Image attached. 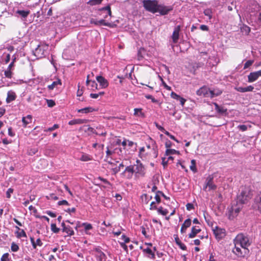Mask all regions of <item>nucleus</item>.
Instances as JSON below:
<instances>
[{
  "label": "nucleus",
  "mask_w": 261,
  "mask_h": 261,
  "mask_svg": "<svg viewBox=\"0 0 261 261\" xmlns=\"http://www.w3.org/2000/svg\"><path fill=\"white\" fill-rule=\"evenodd\" d=\"M253 191L250 186H245L242 188L241 192L237 197V201L242 204L247 203L252 198Z\"/></svg>",
  "instance_id": "obj_1"
},
{
  "label": "nucleus",
  "mask_w": 261,
  "mask_h": 261,
  "mask_svg": "<svg viewBox=\"0 0 261 261\" xmlns=\"http://www.w3.org/2000/svg\"><path fill=\"white\" fill-rule=\"evenodd\" d=\"M251 240L248 237L243 233L238 234L234 240V243L240 245L242 248H247L251 244Z\"/></svg>",
  "instance_id": "obj_2"
},
{
  "label": "nucleus",
  "mask_w": 261,
  "mask_h": 261,
  "mask_svg": "<svg viewBox=\"0 0 261 261\" xmlns=\"http://www.w3.org/2000/svg\"><path fill=\"white\" fill-rule=\"evenodd\" d=\"M243 207V204L238 201L232 204L228 211L229 219H233L237 217Z\"/></svg>",
  "instance_id": "obj_3"
},
{
  "label": "nucleus",
  "mask_w": 261,
  "mask_h": 261,
  "mask_svg": "<svg viewBox=\"0 0 261 261\" xmlns=\"http://www.w3.org/2000/svg\"><path fill=\"white\" fill-rule=\"evenodd\" d=\"M48 49V45L43 43H40L33 51V54L37 58H43L47 54Z\"/></svg>",
  "instance_id": "obj_4"
},
{
  "label": "nucleus",
  "mask_w": 261,
  "mask_h": 261,
  "mask_svg": "<svg viewBox=\"0 0 261 261\" xmlns=\"http://www.w3.org/2000/svg\"><path fill=\"white\" fill-rule=\"evenodd\" d=\"M158 5V1L155 0H144L143 1V5L145 10L152 13L156 12Z\"/></svg>",
  "instance_id": "obj_5"
},
{
  "label": "nucleus",
  "mask_w": 261,
  "mask_h": 261,
  "mask_svg": "<svg viewBox=\"0 0 261 261\" xmlns=\"http://www.w3.org/2000/svg\"><path fill=\"white\" fill-rule=\"evenodd\" d=\"M214 177L213 175H208L206 178L205 184L203 187V190L205 191L215 190L217 186L213 182Z\"/></svg>",
  "instance_id": "obj_6"
},
{
  "label": "nucleus",
  "mask_w": 261,
  "mask_h": 261,
  "mask_svg": "<svg viewBox=\"0 0 261 261\" xmlns=\"http://www.w3.org/2000/svg\"><path fill=\"white\" fill-rule=\"evenodd\" d=\"M252 207L254 211L261 213V191L255 197Z\"/></svg>",
  "instance_id": "obj_7"
},
{
  "label": "nucleus",
  "mask_w": 261,
  "mask_h": 261,
  "mask_svg": "<svg viewBox=\"0 0 261 261\" xmlns=\"http://www.w3.org/2000/svg\"><path fill=\"white\" fill-rule=\"evenodd\" d=\"M248 251L247 248H242L240 245L234 243V247L232 250V252L238 257H243Z\"/></svg>",
  "instance_id": "obj_8"
},
{
  "label": "nucleus",
  "mask_w": 261,
  "mask_h": 261,
  "mask_svg": "<svg viewBox=\"0 0 261 261\" xmlns=\"http://www.w3.org/2000/svg\"><path fill=\"white\" fill-rule=\"evenodd\" d=\"M173 10V7L171 6H166L164 5H158L156 12L160 13L161 15H165L168 14L169 12Z\"/></svg>",
  "instance_id": "obj_9"
},
{
  "label": "nucleus",
  "mask_w": 261,
  "mask_h": 261,
  "mask_svg": "<svg viewBox=\"0 0 261 261\" xmlns=\"http://www.w3.org/2000/svg\"><path fill=\"white\" fill-rule=\"evenodd\" d=\"M196 94L199 96H203L205 97L211 98L212 96L211 90L204 86L198 89Z\"/></svg>",
  "instance_id": "obj_10"
},
{
  "label": "nucleus",
  "mask_w": 261,
  "mask_h": 261,
  "mask_svg": "<svg viewBox=\"0 0 261 261\" xmlns=\"http://www.w3.org/2000/svg\"><path fill=\"white\" fill-rule=\"evenodd\" d=\"M213 232L216 238L218 240L224 238L226 235L225 230L218 227H216L215 229H213Z\"/></svg>",
  "instance_id": "obj_11"
},
{
  "label": "nucleus",
  "mask_w": 261,
  "mask_h": 261,
  "mask_svg": "<svg viewBox=\"0 0 261 261\" xmlns=\"http://www.w3.org/2000/svg\"><path fill=\"white\" fill-rule=\"evenodd\" d=\"M137 164L134 165V168L136 174L141 176H144L145 174V168L140 161H137Z\"/></svg>",
  "instance_id": "obj_12"
},
{
  "label": "nucleus",
  "mask_w": 261,
  "mask_h": 261,
  "mask_svg": "<svg viewBox=\"0 0 261 261\" xmlns=\"http://www.w3.org/2000/svg\"><path fill=\"white\" fill-rule=\"evenodd\" d=\"M135 170L134 166H129L125 168V170L122 173L127 179H130L133 177V173Z\"/></svg>",
  "instance_id": "obj_13"
},
{
  "label": "nucleus",
  "mask_w": 261,
  "mask_h": 261,
  "mask_svg": "<svg viewBox=\"0 0 261 261\" xmlns=\"http://www.w3.org/2000/svg\"><path fill=\"white\" fill-rule=\"evenodd\" d=\"M259 76H261V70L251 72L248 75V82L249 83H252L256 81Z\"/></svg>",
  "instance_id": "obj_14"
},
{
  "label": "nucleus",
  "mask_w": 261,
  "mask_h": 261,
  "mask_svg": "<svg viewBox=\"0 0 261 261\" xmlns=\"http://www.w3.org/2000/svg\"><path fill=\"white\" fill-rule=\"evenodd\" d=\"M96 79L102 88H106L109 86L108 81L104 77L98 75L96 77Z\"/></svg>",
  "instance_id": "obj_15"
},
{
  "label": "nucleus",
  "mask_w": 261,
  "mask_h": 261,
  "mask_svg": "<svg viewBox=\"0 0 261 261\" xmlns=\"http://www.w3.org/2000/svg\"><path fill=\"white\" fill-rule=\"evenodd\" d=\"M89 75H88L87 76V81H86V84L87 85H88V86H89V87H90V89L91 90H96L97 89V84L96 83L95 81H92V80H90L89 79Z\"/></svg>",
  "instance_id": "obj_16"
},
{
  "label": "nucleus",
  "mask_w": 261,
  "mask_h": 261,
  "mask_svg": "<svg viewBox=\"0 0 261 261\" xmlns=\"http://www.w3.org/2000/svg\"><path fill=\"white\" fill-rule=\"evenodd\" d=\"M180 25H177L174 29V30L172 34V39L174 43H176L179 39V33L180 31Z\"/></svg>",
  "instance_id": "obj_17"
},
{
  "label": "nucleus",
  "mask_w": 261,
  "mask_h": 261,
  "mask_svg": "<svg viewBox=\"0 0 261 261\" xmlns=\"http://www.w3.org/2000/svg\"><path fill=\"white\" fill-rule=\"evenodd\" d=\"M234 89L238 92L244 93L252 91L254 89V87L250 85L247 87H236Z\"/></svg>",
  "instance_id": "obj_18"
},
{
  "label": "nucleus",
  "mask_w": 261,
  "mask_h": 261,
  "mask_svg": "<svg viewBox=\"0 0 261 261\" xmlns=\"http://www.w3.org/2000/svg\"><path fill=\"white\" fill-rule=\"evenodd\" d=\"M96 257L97 261H106V255L105 254L102 252L101 250L99 249H96Z\"/></svg>",
  "instance_id": "obj_19"
},
{
  "label": "nucleus",
  "mask_w": 261,
  "mask_h": 261,
  "mask_svg": "<svg viewBox=\"0 0 261 261\" xmlns=\"http://www.w3.org/2000/svg\"><path fill=\"white\" fill-rule=\"evenodd\" d=\"M16 96L14 92L9 91L7 93V97L6 98L7 103H9L10 102L16 99Z\"/></svg>",
  "instance_id": "obj_20"
},
{
  "label": "nucleus",
  "mask_w": 261,
  "mask_h": 261,
  "mask_svg": "<svg viewBox=\"0 0 261 261\" xmlns=\"http://www.w3.org/2000/svg\"><path fill=\"white\" fill-rule=\"evenodd\" d=\"M201 231L200 228H197L196 226H193L191 232L189 234V238H194Z\"/></svg>",
  "instance_id": "obj_21"
},
{
  "label": "nucleus",
  "mask_w": 261,
  "mask_h": 261,
  "mask_svg": "<svg viewBox=\"0 0 261 261\" xmlns=\"http://www.w3.org/2000/svg\"><path fill=\"white\" fill-rule=\"evenodd\" d=\"M216 111L219 114L223 115L227 112V109L223 107H220L217 103H214Z\"/></svg>",
  "instance_id": "obj_22"
},
{
  "label": "nucleus",
  "mask_w": 261,
  "mask_h": 261,
  "mask_svg": "<svg viewBox=\"0 0 261 261\" xmlns=\"http://www.w3.org/2000/svg\"><path fill=\"white\" fill-rule=\"evenodd\" d=\"M61 84L62 83L61 80L58 79V80L53 82L51 85H48L47 88L49 90H52L58 85H61Z\"/></svg>",
  "instance_id": "obj_23"
},
{
  "label": "nucleus",
  "mask_w": 261,
  "mask_h": 261,
  "mask_svg": "<svg viewBox=\"0 0 261 261\" xmlns=\"http://www.w3.org/2000/svg\"><path fill=\"white\" fill-rule=\"evenodd\" d=\"M86 121H87V120L86 119H74V120H72L68 122V124L69 125H75V124H82V123L86 122Z\"/></svg>",
  "instance_id": "obj_24"
},
{
  "label": "nucleus",
  "mask_w": 261,
  "mask_h": 261,
  "mask_svg": "<svg viewBox=\"0 0 261 261\" xmlns=\"http://www.w3.org/2000/svg\"><path fill=\"white\" fill-rule=\"evenodd\" d=\"M62 230L69 236H73L74 234L73 230L70 226H67L66 228H62Z\"/></svg>",
  "instance_id": "obj_25"
},
{
  "label": "nucleus",
  "mask_w": 261,
  "mask_h": 261,
  "mask_svg": "<svg viewBox=\"0 0 261 261\" xmlns=\"http://www.w3.org/2000/svg\"><path fill=\"white\" fill-rule=\"evenodd\" d=\"M32 117L31 115H29L27 117L22 118V121L23 123L24 126L25 127L27 124L31 122Z\"/></svg>",
  "instance_id": "obj_26"
},
{
  "label": "nucleus",
  "mask_w": 261,
  "mask_h": 261,
  "mask_svg": "<svg viewBox=\"0 0 261 261\" xmlns=\"http://www.w3.org/2000/svg\"><path fill=\"white\" fill-rule=\"evenodd\" d=\"M142 109L140 108H135L134 109V115L136 116L140 117L143 118L145 117V115L144 113L142 111Z\"/></svg>",
  "instance_id": "obj_27"
},
{
  "label": "nucleus",
  "mask_w": 261,
  "mask_h": 261,
  "mask_svg": "<svg viewBox=\"0 0 261 261\" xmlns=\"http://www.w3.org/2000/svg\"><path fill=\"white\" fill-rule=\"evenodd\" d=\"M94 109L92 108V107H86V108H83V109H80L77 111V112L79 113H90V112H92L94 111Z\"/></svg>",
  "instance_id": "obj_28"
},
{
  "label": "nucleus",
  "mask_w": 261,
  "mask_h": 261,
  "mask_svg": "<svg viewBox=\"0 0 261 261\" xmlns=\"http://www.w3.org/2000/svg\"><path fill=\"white\" fill-rule=\"evenodd\" d=\"M81 129L84 130L85 132H90L92 133L95 134L97 133L94 129L91 127H90L88 125H84L83 127H81Z\"/></svg>",
  "instance_id": "obj_29"
},
{
  "label": "nucleus",
  "mask_w": 261,
  "mask_h": 261,
  "mask_svg": "<svg viewBox=\"0 0 261 261\" xmlns=\"http://www.w3.org/2000/svg\"><path fill=\"white\" fill-rule=\"evenodd\" d=\"M16 13L20 15L22 18H26L30 14V11L17 10Z\"/></svg>",
  "instance_id": "obj_30"
},
{
  "label": "nucleus",
  "mask_w": 261,
  "mask_h": 261,
  "mask_svg": "<svg viewBox=\"0 0 261 261\" xmlns=\"http://www.w3.org/2000/svg\"><path fill=\"white\" fill-rule=\"evenodd\" d=\"M142 201L145 203H148V202L152 199V196H149L146 194H144L142 196Z\"/></svg>",
  "instance_id": "obj_31"
},
{
  "label": "nucleus",
  "mask_w": 261,
  "mask_h": 261,
  "mask_svg": "<svg viewBox=\"0 0 261 261\" xmlns=\"http://www.w3.org/2000/svg\"><path fill=\"white\" fill-rule=\"evenodd\" d=\"M211 98H212L221 95L222 93V91L219 89H214L213 90H211Z\"/></svg>",
  "instance_id": "obj_32"
},
{
  "label": "nucleus",
  "mask_w": 261,
  "mask_h": 261,
  "mask_svg": "<svg viewBox=\"0 0 261 261\" xmlns=\"http://www.w3.org/2000/svg\"><path fill=\"white\" fill-rule=\"evenodd\" d=\"M80 160L84 162H87L91 160V157L90 155L87 154H83L82 155L80 159Z\"/></svg>",
  "instance_id": "obj_33"
},
{
  "label": "nucleus",
  "mask_w": 261,
  "mask_h": 261,
  "mask_svg": "<svg viewBox=\"0 0 261 261\" xmlns=\"http://www.w3.org/2000/svg\"><path fill=\"white\" fill-rule=\"evenodd\" d=\"M103 0H90L87 2V4L90 6H94L101 4Z\"/></svg>",
  "instance_id": "obj_34"
},
{
  "label": "nucleus",
  "mask_w": 261,
  "mask_h": 261,
  "mask_svg": "<svg viewBox=\"0 0 261 261\" xmlns=\"http://www.w3.org/2000/svg\"><path fill=\"white\" fill-rule=\"evenodd\" d=\"M175 241H176V244L179 246V247L182 250H186V248H187L186 246L184 244L182 243L177 237H176L175 238Z\"/></svg>",
  "instance_id": "obj_35"
},
{
  "label": "nucleus",
  "mask_w": 261,
  "mask_h": 261,
  "mask_svg": "<svg viewBox=\"0 0 261 261\" xmlns=\"http://www.w3.org/2000/svg\"><path fill=\"white\" fill-rule=\"evenodd\" d=\"M191 224V220L190 219H187L184 221L181 226H182L183 227L187 229V228L190 226Z\"/></svg>",
  "instance_id": "obj_36"
},
{
  "label": "nucleus",
  "mask_w": 261,
  "mask_h": 261,
  "mask_svg": "<svg viewBox=\"0 0 261 261\" xmlns=\"http://www.w3.org/2000/svg\"><path fill=\"white\" fill-rule=\"evenodd\" d=\"M204 15L208 17V19H211L212 18V11L210 9H205L203 12Z\"/></svg>",
  "instance_id": "obj_37"
},
{
  "label": "nucleus",
  "mask_w": 261,
  "mask_h": 261,
  "mask_svg": "<svg viewBox=\"0 0 261 261\" xmlns=\"http://www.w3.org/2000/svg\"><path fill=\"white\" fill-rule=\"evenodd\" d=\"M145 52L144 48H140L138 51L137 58L138 60H141L143 58V53Z\"/></svg>",
  "instance_id": "obj_38"
},
{
  "label": "nucleus",
  "mask_w": 261,
  "mask_h": 261,
  "mask_svg": "<svg viewBox=\"0 0 261 261\" xmlns=\"http://www.w3.org/2000/svg\"><path fill=\"white\" fill-rule=\"evenodd\" d=\"M190 169L193 171L194 172H197V169L196 167V161L194 160H192L191 161V165L190 166Z\"/></svg>",
  "instance_id": "obj_39"
},
{
  "label": "nucleus",
  "mask_w": 261,
  "mask_h": 261,
  "mask_svg": "<svg viewBox=\"0 0 261 261\" xmlns=\"http://www.w3.org/2000/svg\"><path fill=\"white\" fill-rule=\"evenodd\" d=\"M19 246L15 242H12L11 245V249L13 252H17L19 250Z\"/></svg>",
  "instance_id": "obj_40"
},
{
  "label": "nucleus",
  "mask_w": 261,
  "mask_h": 261,
  "mask_svg": "<svg viewBox=\"0 0 261 261\" xmlns=\"http://www.w3.org/2000/svg\"><path fill=\"white\" fill-rule=\"evenodd\" d=\"M176 153H178V151L175 149H167L166 151V155L167 156L170 155V154H175Z\"/></svg>",
  "instance_id": "obj_41"
},
{
  "label": "nucleus",
  "mask_w": 261,
  "mask_h": 261,
  "mask_svg": "<svg viewBox=\"0 0 261 261\" xmlns=\"http://www.w3.org/2000/svg\"><path fill=\"white\" fill-rule=\"evenodd\" d=\"M82 226L84 227L85 231H87L92 229V226L91 224L87 223H83Z\"/></svg>",
  "instance_id": "obj_42"
},
{
  "label": "nucleus",
  "mask_w": 261,
  "mask_h": 261,
  "mask_svg": "<svg viewBox=\"0 0 261 261\" xmlns=\"http://www.w3.org/2000/svg\"><path fill=\"white\" fill-rule=\"evenodd\" d=\"M241 30L243 33H245V34H246V35H248L249 33V32H250V28L247 25H244L241 28Z\"/></svg>",
  "instance_id": "obj_43"
},
{
  "label": "nucleus",
  "mask_w": 261,
  "mask_h": 261,
  "mask_svg": "<svg viewBox=\"0 0 261 261\" xmlns=\"http://www.w3.org/2000/svg\"><path fill=\"white\" fill-rule=\"evenodd\" d=\"M158 212L159 214H160L163 216H166L168 213V210H167L166 209L163 210L162 207H159L158 209Z\"/></svg>",
  "instance_id": "obj_44"
},
{
  "label": "nucleus",
  "mask_w": 261,
  "mask_h": 261,
  "mask_svg": "<svg viewBox=\"0 0 261 261\" xmlns=\"http://www.w3.org/2000/svg\"><path fill=\"white\" fill-rule=\"evenodd\" d=\"M248 127H250L251 126L250 125H244V124L239 125L238 126V129H239L240 130H241L242 132L246 131L248 129Z\"/></svg>",
  "instance_id": "obj_45"
},
{
  "label": "nucleus",
  "mask_w": 261,
  "mask_h": 261,
  "mask_svg": "<svg viewBox=\"0 0 261 261\" xmlns=\"http://www.w3.org/2000/svg\"><path fill=\"white\" fill-rule=\"evenodd\" d=\"M51 230L54 233L59 232L60 229L57 227L56 224L52 223L50 225Z\"/></svg>",
  "instance_id": "obj_46"
},
{
  "label": "nucleus",
  "mask_w": 261,
  "mask_h": 261,
  "mask_svg": "<svg viewBox=\"0 0 261 261\" xmlns=\"http://www.w3.org/2000/svg\"><path fill=\"white\" fill-rule=\"evenodd\" d=\"M124 167V165L123 163H121L119 164V166L114 168L112 169V170L114 174L117 173L118 172L120 171L121 168H122Z\"/></svg>",
  "instance_id": "obj_47"
},
{
  "label": "nucleus",
  "mask_w": 261,
  "mask_h": 261,
  "mask_svg": "<svg viewBox=\"0 0 261 261\" xmlns=\"http://www.w3.org/2000/svg\"><path fill=\"white\" fill-rule=\"evenodd\" d=\"M144 252H145L146 253L151 255V258H152V259H154L155 255H154V254L153 253V252L152 251V250L150 248H147L144 249Z\"/></svg>",
  "instance_id": "obj_48"
},
{
  "label": "nucleus",
  "mask_w": 261,
  "mask_h": 261,
  "mask_svg": "<svg viewBox=\"0 0 261 261\" xmlns=\"http://www.w3.org/2000/svg\"><path fill=\"white\" fill-rule=\"evenodd\" d=\"M9 254L8 253H6L3 254L1 257V261H10L9 258Z\"/></svg>",
  "instance_id": "obj_49"
},
{
  "label": "nucleus",
  "mask_w": 261,
  "mask_h": 261,
  "mask_svg": "<svg viewBox=\"0 0 261 261\" xmlns=\"http://www.w3.org/2000/svg\"><path fill=\"white\" fill-rule=\"evenodd\" d=\"M253 63V60H248L244 64V69H247L249 67H250Z\"/></svg>",
  "instance_id": "obj_50"
},
{
  "label": "nucleus",
  "mask_w": 261,
  "mask_h": 261,
  "mask_svg": "<svg viewBox=\"0 0 261 261\" xmlns=\"http://www.w3.org/2000/svg\"><path fill=\"white\" fill-rule=\"evenodd\" d=\"M4 74L6 77L11 79L12 77V73L10 70L7 69V70L5 71Z\"/></svg>",
  "instance_id": "obj_51"
},
{
  "label": "nucleus",
  "mask_w": 261,
  "mask_h": 261,
  "mask_svg": "<svg viewBox=\"0 0 261 261\" xmlns=\"http://www.w3.org/2000/svg\"><path fill=\"white\" fill-rule=\"evenodd\" d=\"M48 107H53L55 105V102L51 99H46Z\"/></svg>",
  "instance_id": "obj_52"
},
{
  "label": "nucleus",
  "mask_w": 261,
  "mask_h": 261,
  "mask_svg": "<svg viewBox=\"0 0 261 261\" xmlns=\"http://www.w3.org/2000/svg\"><path fill=\"white\" fill-rule=\"evenodd\" d=\"M171 97L175 99L179 100L180 98V96L174 92H172L171 93Z\"/></svg>",
  "instance_id": "obj_53"
},
{
  "label": "nucleus",
  "mask_w": 261,
  "mask_h": 261,
  "mask_svg": "<svg viewBox=\"0 0 261 261\" xmlns=\"http://www.w3.org/2000/svg\"><path fill=\"white\" fill-rule=\"evenodd\" d=\"M100 10L101 11H103V10H107L108 11V14H109V15L110 16H111V8H110V6H107L105 7H103Z\"/></svg>",
  "instance_id": "obj_54"
},
{
  "label": "nucleus",
  "mask_w": 261,
  "mask_h": 261,
  "mask_svg": "<svg viewBox=\"0 0 261 261\" xmlns=\"http://www.w3.org/2000/svg\"><path fill=\"white\" fill-rule=\"evenodd\" d=\"M13 192V189L12 188H9L8 189L6 192V196L8 198H10L11 197V194Z\"/></svg>",
  "instance_id": "obj_55"
},
{
  "label": "nucleus",
  "mask_w": 261,
  "mask_h": 261,
  "mask_svg": "<svg viewBox=\"0 0 261 261\" xmlns=\"http://www.w3.org/2000/svg\"><path fill=\"white\" fill-rule=\"evenodd\" d=\"M98 25H103L105 26H109V23L106 22L104 19L98 20Z\"/></svg>",
  "instance_id": "obj_56"
},
{
  "label": "nucleus",
  "mask_w": 261,
  "mask_h": 261,
  "mask_svg": "<svg viewBox=\"0 0 261 261\" xmlns=\"http://www.w3.org/2000/svg\"><path fill=\"white\" fill-rule=\"evenodd\" d=\"M17 237L18 238H20V237H27V234L25 232V231L22 229L18 233V236Z\"/></svg>",
  "instance_id": "obj_57"
},
{
  "label": "nucleus",
  "mask_w": 261,
  "mask_h": 261,
  "mask_svg": "<svg viewBox=\"0 0 261 261\" xmlns=\"http://www.w3.org/2000/svg\"><path fill=\"white\" fill-rule=\"evenodd\" d=\"M154 198L155 199V201L157 203H160L161 202V198H160V195L158 193V191L156 193L155 196L154 197Z\"/></svg>",
  "instance_id": "obj_58"
},
{
  "label": "nucleus",
  "mask_w": 261,
  "mask_h": 261,
  "mask_svg": "<svg viewBox=\"0 0 261 261\" xmlns=\"http://www.w3.org/2000/svg\"><path fill=\"white\" fill-rule=\"evenodd\" d=\"M58 204L59 205H69L68 201L66 200H63L61 201H59L58 202Z\"/></svg>",
  "instance_id": "obj_59"
},
{
  "label": "nucleus",
  "mask_w": 261,
  "mask_h": 261,
  "mask_svg": "<svg viewBox=\"0 0 261 261\" xmlns=\"http://www.w3.org/2000/svg\"><path fill=\"white\" fill-rule=\"evenodd\" d=\"M59 127V125L58 124H54L52 127H49L47 128V131L51 132Z\"/></svg>",
  "instance_id": "obj_60"
},
{
  "label": "nucleus",
  "mask_w": 261,
  "mask_h": 261,
  "mask_svg": "<svg viewBox=\"0 0 261 261\" xmlns=\"http://www.w3.org/2000/svg\"><path fill=\"white\" fill-rule=\"evenodd\" d=\"M145 97L148 99H151L153 102H157V100L154 98H153L152 96L151 95H147L145 96Z\"/></svg>",
  "instance_id": "obj_61"
},
{
  "label": "nucleus",
  "mask_w": 261,
  "mask_h": 261,
  "mask_svg": "<svg viewBox=\"0 0 261 261\" xmlns=\"http://www.w3.org/2000/svg\"><path fill=\"white\" fill-rule=\"evenodd\" d=\"M46 213L49 215V216H50L51 217H53V218H55L56 217V213H53L51 211H47L46 212Z\"/></svg>",
  "instance_id": "obj_62"
},
{
  "label": "nucleus",
  "mask_w": 261,
  "mask_h": 261,
  "mask_svg": "<svg viewBox=\"0 0 261 261\" xmlns=\"http://www.w3.org/2000/svg\"><path fill=\"white\" fill-rule=\"evenodd\" d=\"M113 153V151H111L110 150L109 147H107V151H106V154H107L106 158H108L109 156H110V155L112 154Z\"/></svg>",
  "instance_id": "obj_63"
},
{
  "label": "nucleus",
  "mask_w": 261,
  "mask_h": 261,
  "mask_svg": "<svg viewBox=\"0 0 261 261\" xmlns=\"http://www.w3.org/2000/svg\"><path fill=\"white\" fill-rule=\"evenodd\" d=\"M186 207L188 211H190L194 208V206L193 204L189 203L186 205Z\"/></svg>",
  "instance_id": "obj_64"
}]
</instances>
